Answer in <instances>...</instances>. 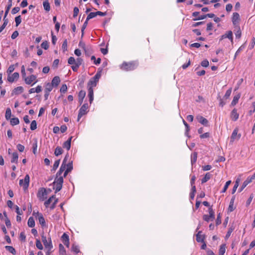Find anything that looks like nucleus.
<instances>
[{"label":"nucleus","mask_w":255,"mask_h":255,"mask_svg":"<svg viewBox=\"0 0 255 255\" xmlns=\"http://www.w3.org/2000/svg\"><path fill=\"white\" fill-rule=\"evenodd\" d=\"M69 159V155L67 153L62 162V163L61 165L60 169H61L63 171H65L63 174V177H66L69 172L72 171L73 169V163L72 161H69L68 163H67L68 160Z\"/></svg>","instance_id":"nucleus-1"},{"label":"nucleus","mask_w":255,"mask_h":255,"mask_svg":"<svg viewBox=\"0 0 255 255\" xmlns=\"http://www.w3.org/2000/svg\"><path fill=\"white\" fill-rule=\"evenodd\" d=\"M63 177H56L53 182V189L55 190V193L60 191L62 189L63 183Z\"/></svg>","instance_id":"nucleus-2"},{"label":"nucleus","mask_w":255,"mask_h":255,"mask_svg":"<svg viewBox=\"0 0 255 255\" xmlns=\"http://www.w3.org/2000/svg\"><path fill=\"white\" fill-rule=\"evenodd\" d=\"M137 65L134 62H124L121 65V69L125 71H131L135 69Z\"/></svg>","instance_id":"nucleus-3"},{"label":"nucleus","mask_w":255,"mask_h":255,"mask_svg":"<svg viewBox=\"0 0 255 255\" xmlns=\"http://www.w3.org/2000/svg\"><path fill=\"white\" fill-rule=\"evenodd\" d=\"M23 79L25 84L27 85H30L31 86L34 85L38 82L36 76L33 74H31L28 76H26Z\"/></svg>","instance_id":"nucleus-4"},{"label":"nucleus","mask_w":255,"mask_h":255,"mask_svg":"<svg viewBox=\"0 0 255 255\" xmlns=\"http://www.w3.org/2000/svg\"><path fill=\"white\" fill-rule=\"evenodd\" d=\"M41 239L45 248L48 249L49 251L51 250L53 248L51 238L47 239L46 237L43 235L41 236Z\"/></svg>","instance_id":"nucleus-5"},{"label":"nucleus","mask_w":255,"mask_h":255,"mask_svg":"<svg viewBox=\"0 0 255 255\" xmlns=\"http://www.w3.org/2000/svg\"><path fill=\"white\" fill-rule=\"evenodd\" d=\"M209 215H204L203 216V219L206 222L213 221L215 219V213L211 207L209 208Z\"/></svg>","instance_id":"nucleus-6"},{"label":"nucleus","mask_w":255,"mask_h":255,"mask_svg":"<svg viewBox=\"0 0 255 255\" xmlns=\"http://www.w3.org/2000/svg\"><path fill=\"white\" fill-rule=\"evenodd\" d=\"M88 108L89 106L88 104L86 103L83 105L79 111L78 121L80 120L83 116L85 115L87 113Z\"/></svg>","instance_id":"nucleus-7"},{"label":"nucleus","mask_w":255,"mask_h":255,"mask_svg":"<svg viewBox=\"0 0 255 255\" xmlns=\"http://www.w3.org/2000/svg\"><path fill=\"white\" fill-rule=\"evenodd\" d=\"M54 200V202H53L52 204L51 205L50 208L51 209H53L56 206V204H57L58 202V199L56 198V197L54 195L50 197L47 201H46L44 202V205L46 207H48L49 205V204L52 202V201Z\"/></svg>","instance_id":"nucleus-8"},{"label":"nucleus","mask_w":255,"mask_h":255,"mask_svg":"<svg viewBox=\"0 0 255 255\" xmlns=\"http://www.w3.org/2000/svg\"><path fill=\"white\" fill-rule=\"evenodd\" d=\"M38 198L41 201H44L47 197V192L44 188H40L37 194Z\"/></svg>","instance_id":"nucleus-9"},{"label":"nucleus","mask_w":255,"mask_h":255,"mask_svg":"<svg viewBox=\"0 0 255 255\" xmlns=\"http://www.w3.org/2000/svg\"><path fill=\"white\" fill-rule=\"evenodd\" d=\"M232 21L234 26H239L240 21V15L238 12H234L232 18Z\"/></svg>","instance_id":"nucleus-10"},{"label":"nucleus","mask_w":255,"mask_h":255,"mask_svg":"<svg viewBox=\"0 0 255 255\" xmlns=\"http://www.w3.org/2000/svg\"><path fill=\"white\" fill-rule=\"evenodd\" d=\"M24 181V183H23V179H20L19 180V185L23 186L24 189H26L28 188L29 183V176L28 174H26L23 180Z\"/></svg>","instance_id":"nucleus-11"},{"label":"nucleus","mask_w":255,"mask_h":255,"mask_svg":"<svg viewBox=\"0 0 255 255\" xmlns=\"http://www.w3.org/2000/svg\"><path fill=\"white\" fill-rule=\"evenodd\" d=\"M33 215L35 216H38V221L40 224L41 225L42 227H44L46 225V223L45 221V219L43 217V216L41 213H39L38 212L35 213L34 211L33 212Z\"/></svg>","instance_id":"nucleus-12"},{"label":"nucleus","mask_w":255,"mask_h":255,"mask_svg":"<svg viewBox=\"0 0 255 255\" xmlns=\"http://www.w3.org/2000/svg\"><path fill=\"white\" fill-rule=\"evenodd\" d=\"M19 75L18 72H14L12 75H9L7 77V80L9 82H13L15 80H17L19 78Z\"/></svg>","instance_id":"nucleus-13"},{"label":"nucleus","mask_w":255,"mask_h":255,"mask_svg":"<svg viewBox=\"0 0 255 255\" xmlns=\"http://www.w3.org/2000/svg\"><path fill=\"white\" fill-rule=\"evenodd\" d=\"M226 38H229L232 42L233 41V32L232 31H228L225 34L221 36L220 40H222Z\"/></svg>","instance_id":"nucleus-14"},{"label":"nucleus","mask_w":255,"mask_h":255,"mask_svg":"<svg viewBox=\"0 0 255 255\" xmlns=\"http://www.w3.org/2000/svg\"><path fill=\"white\" fill-rule=\"evenodd\" d=\"M61 239H62L63 243L68 248L69 246V239L68 235L66 233H64L61 237Z\"/></svg>","instance_id":"nucleus-15"},{"label":"nucleus","mask_w":255,"mask_h":255,"mask_svg":"<svg viewBox=\"0 0 255 255\" xmlns=\"http://www.w3.org/2000/svg\"><path fill=\"white\" fill-rule=\"evenodd\" d=\"M196 241L198 243L204 242L205 239L204 235L202 234V231H199L196 235Z\"/></svg>","instance_id":"nucleus-16"},{"label":"nucleus","mask_w":255,"mask_h":255,"mask_svg":"<svg viewBox=\"0 0 255 255\" xmlns=\"http://www.w3.org/2000/svg\"><path fill=\"white\" fill-rule=\"evenodd\" d=\"M239 117V115L237 112V110L236 109H234L231 113V119L233 121H236Z\"/></svg>","instance_id":"nucleus-17"},{"label":"nucleus","mask_w":255,"mask_h":255,"mask_svg":"<svg viewBox=\"0 0 255 255\" xmlns=\"http://www.w3.org/2000/svg\"><path fill=\"white\" fill-rule=\"evenodd\" d=\"M196 119L198 122L204 126H207L208 124V121L204 117L201 116H197Z\"/></svg>","instance_id":"nucleus-18"},{"label":"nucleus","mask_w":255,"mask_h":255,"mask_svg":"<svg viewBox=\"0 0 255 255\" xmlns=\"http://www.w3.org/2000/svg\"><path fill=\"white\" fill-rule=\"evenodd\" d=\"M73 137H70L67 140L65 141L63 144V147L69 150L71 147V142Z\"/></svg>","instance_id":"nucleus-19"},{"label":"nucleus","mask_w":255,"mask_h":255,"mask_svg":"<svg viewBox=\"0 0 255 255\" xmlns=\"http://www.w3.org/2000/svg\"><path fill=\"white\" fill-rule=\"evenodd\" d=\"M85 95H86V92L85 91L81 90L79 92L78 99H79V103L80 105H81L82 103H83V101L85 97Z\"/></svg>","instance_id":"nucleus-20"},{"label":"nucleus","mask_w":255,"mask_h":255,"mask_svg":"<svg viewBox=\"0 0 255 255\" xmlns=\"http://www.w3.org/2000/svg\"><path fill=\"white\" fill-rule=\"evenodd\" d=\"M88 97L89 98L90 103L91 104L94 100V91L91 87L88 88Z\"/></svg>","instance_id":"nucleus-21"},{"label":"nucleus","mask_w":255,"mask_h":255,"mask_svg":"<svg viewBox=\"0 0 255 255\" xmlns=\"http://www.w3.org/2000/svg\"><path fill=\"white\" fill-rule=\"evenodd\" d=\"M60 82V78L58 76H55L53 78L51 83L50 84L52 85L53 87H57L59 84Z\"/></svg>","instance_id":"nucleus-22"},{"label":"nucleus","mask_w":255,"mask_h":255,"mask_svg":"<svg viewBox=\"0 0 255 255\" xmlns=\"http://www.w3.org/2000/svg\"><path fill=\"white\" fill-rule=\"evenodd\" d=\"M235 27L237 29V30L235 33L236 37V38L240 39L242 35V31L240 27L239 26H235Z\"/></svg>","instance_id":"nucleus-23"},{"label":"nucleus","mask_w":255,"mask_h":255,"mask_svg":"<svg viewBox=\"0 0 255 255\" xmlns=\"http://www.w3.org/2000/svg\"><path fill=\"white\" fill-rule=\"evenodd\" d=\"M238 129L237 128L233 130L231 136V141L232 142H233L236 139V137L238 135Z\"/></svg>","instance_id":"nucleus-24"},{"label":"nucleus","mask_w":255,"mask_h":255,"mask_svg":"<svg viewBox=\"0 0 255 255\" xmlns=\"http://www.w3.org/2000/svg\"><path fill=\"white\" fill-rule=\"evenodd\" d=\"M11 6H12V0H8V4L6 7L4 17H6V16L9 12V9H10Z\"/></svg>","instance_id":"nucleus-25"},{"label":"nucleus","mask_w":255,"mask_h":255,"mask_svg":"<svg viewBox=\"0 0 255 255\" xmlns=\"http://www.w3.org/2000/svg\"><path fill=\"white\" fill-rule=\"evenodd\" d=\"M211 178V174L209 172L205 174V176L202 179L201 183L203 184V183L206 182Z\"/></svg>","instance_id":"nucleus-26"},{"label":"nucleus","mask_w":255,"mask_h":255,"mask_svg":"<svg viewBox=\"0 0 255 255\" xmlns=\"http://www.w3.org/2000/svg\"><path fill=\"white\" fill-rule=\"evenodd\" d=\"M17 66L18 63L10 65L7 70V73L10 75L14 70L15 67Z\"/></svg>","instance_id":"nucleus-27"},{"label":"nucleus","mask_w":255,"mask_h":255,"mask_svg":"<svg viewBox=\"0 0 255 255\" xmlns=\"http://www.w3.org/2000/svg\"><path fill=\"white\" fill-rule=\"evenodd\" d=\"M18 153L16 152H13L12 154V158L11 159V162L12 163H17L18 161Z\"/></svg>","instance_id":"nucleus-28"},{"label":"nucleus","mask_w":255,"mask_h":255,"mask_svg":"<svg viewBox=\"0 0 255 255\" xmlns=\"http://www.w3.org/2000/svg\"><path fill=\"white\" fill-rule=\"evenodd\" d=\"M27 225L30 228H32L35 226V221L33 217H29L28 220Z\"/></svg>","instance_id":"nucleus-29"},{"label":"nucleus","mask_w":255,"mask_h":255,"mask_svg":"<svg viewBox=\"0 0 255 255\" xmlns=\"http://www.w3.org/2000/svg\"><path fill=\"white\" fill-rule=\"evenodd\" d=\"M226 252V245H222L220 247L218 255H224Z\"/></svg>","instance_id":"nucleus-30"},{"label":"nucleus","mask_w":255,"mask_h":255,"mask_svg":"<svg viewBox=\"0 0 255 255\" xmlns=\"http://www.w3.org/2000/svg\"><path fill=\"white\" fill-rule=\"evenodd\" d=\"M43 7L46 11H49L50 10V6L48 0L44 1L43 2Z\"/></svg>","instance_id":"nucleus-31"},{"label":"nucleus","mask_w":255,"mask_h":255,"mask_svg":"<svg viewBox=\"0 0 255 255\" xmlns=\"http://www.w3.org/2000/svg\"><path fill=\"white\" fill-rule=\"evenodd\" d=\"M62 153H63V149H62V148L61 147L57 146L55 148V150L54 151V154L56 156H58L61 155Z\"/></svg>","instance_id":"nucleus-32"},{"label":"nucleus","mask_w":255,"mask_h":255,"mask_svg":"<svg viewBox=\"0 0 255 255\" xmlns=\"http://www.w3.org/2000/svg\"><path fill=\"white\" fill-rule=\"evenodd\" d=\"M53 88V86L50 83H48L45 85L44 92H50Z\"/></svg>","instance_id":"nucleus-33"},{"label":"nucleus","mask_w":255,"mask_h":255,"mask_svg":"<svg viewBox=\"0 0 255 255\" xmlns=\"http://www.w3.org/2000/svg\"><path fill=\"white\" fill-rule=\"evenodd\" d=\"M6 250L12 255H14L16 254V251L14 248L12 246H6L5 247Z\"/></svg>","instance_id":"nucleus-34"},{"label":"nucleus","mask_w":255,"mask_h":255,"mask_svg":"<svg viewBox=\"0 0 255 255\" xmlns=\"http://www.w3.org/2000/svg\"><path fill=\"white\" fill-rule=\"evenodd\" d=\"M8 22V20L6 17H3V23L1 26L0 27V33L4 29L6 25L7 24Z\"/></svg>","instance_id":"nucleus-35"},{"label":"nucleus","mask_w":255,"mask_h":255,"mask_svg":"<svg viewBox=\"0 0 255 255\" xmlns=\"http://www.w3.org/2000/svg\"><path fill=\"white\" fill-rule=\"evenodd\" d=\"M23 91V88L21 86L17 87L13 90V92L15 94H19Z\"/></svg>","instance_id":"nucleus-36"},{"label":"nucleus","mask_w":255,"mask_h":255,"mask_svg":"<svg viewBox=\"0 0 255 255\" xmlns=\"http://www.w3.org/2000/svg\"><path fill=\"white\" fill-rule=\"evenodd\" d=\"M10 125L12 126L18 125L19 123V119L17 118H13L10 119Z\"/></svg>","instance_id":"nucleus-37"},{"label":"nucleus","mask_w":255,"mask_h":255,"mask_svg":"<svg viewBox=\"0 0 255 255\" xmlns=\"http://www.w3.org/2000/svg\"><path fill=\"white\" fill-rule=\"evenodd\" d=\"M11 116V112L10 108H7L5 112V119L8 120L10 119Z\"/></svg>","instance_id":"nucleus-38"},{"label":"nucleus","mask_w":255,"mask_h":255,"mask_svg":"<svg viewBox=\"0 0 255 255\" xmlns=\"http://www.w3.org/2000/svg\"><path fill=\"white\" fill-rule=\"evenodd\" d=\"M191 163L193 164V163H195L197 161V153L196 152H194L193 154H191Z\"/></svg>","instance_id":"nucleus-39"},{"label":"nucleus","mask_w":255,"mask_h":255,"mask_svg":"<svg viewBox=\"0 0 255 255\" xmlns=\"http://www.w3.org/2000/svg\"><path fill=\"white\" fill-rule=\"evenodd\" d=\"M97 16L96 12H90L87 16L86 19L87 21H88L90 19H92Z\"/></svg>","instance_id":"nucleus-40"},{"label":"nucleus","mask_w":255,"mask_h":255,"mask_svg":"<svg viewBox=\"0 0 255 255\" xmlns=\"http://www.w3.org/2000/svg\"><path fill=\"white\" fill-rule=\"evenodd\" d=\"M97 83L96 81H95L92 78L89 81L88 86L89 87H91L92 88L94 87H96L97 85Z\"/></svg>","instance_id":"nucleus-41"},{"label":"nucleus","mask_w":255,"mask_h":255,"mask_svg":"<svg viewBox=\"0 0 255 255\" xmlns=\"http://www.w3.org/2000/svg\"><path fill=\"white\" fill-rule=\"evenodd\" d=\"M37 128V123L36 121L33 120L31 122L30 124V129L32 130L36 129Z\"/></svg>","instance_id":"nucleus-42"},{"label":"nucleus","mask_w":255,"mask_h":255,"mask_svg":"<svg viewBox=\"0 0 255 255\" xmlns=\"http://www.w3.org/2000/svg\"><path fill=\"white\" fill-rule=\"evenodd\" d=\"M36 247L37 248H38L39 250H42L43 249V246L39 240L37 239L36 241Z\"/></svg>","instance_id":"nucleus-43"},{"label":"nucleus","mask_w":255,"mask_h":255,"mask_svg":"<svg viewBox=\"0 0 255 255\" xmlns=\"http://www.w3.org/2000/svg\"><path fill=\"white\" fill-rule=\"evenodd\" d=\"M15 21L16 26H18L21 22V17L20 15H18L15 17Z\"/></svg>","instance_id":"nucleus-44"},{"label":"nucleus","mask_w":255,"mask_h":255,"mask_svg":"<svg viewBox=\"0 0 255 255\" xmlns=\"http://www.w3.org/2000/svg\"><path fill=\"white\" fill-rule=\"evenodd\" d=\"M239 179H237L236 181L235 184V185H234V186L233 187V190H232V194H234V193H235L237 188L239 186Z\"/></svg>","instance_id":"nucleus-45"},{"label":"nucleus","mask_w":255,"mask_h":255,"mask_svg":"<svg viewBox=\"0 0 255 255\" xmlns=\"http://www.w3.org/2000/svg\"><path fill=\"white\" fill-rule=\"evenodd\" d=\"M240 98V96H236L234 97L233 100L231 103V104L233 106L237 104V103L238 102L239 99Z\"/></svg>","instance_id":"nucleus-46"},{"label":"nucleus","mask_w":255,"mask_h":255,"mask_svg":"<svg viewBox=\"0 0 255 255\" xmlns=\"http://www.w3.org/2000/svg\"><path fill=\"white\" fill-rule=\"evenodd\" d=\"M41 46L42 48L47 50L49 48V44L47 41H43L41 44Z\"/></svg>","instance_id":"nucleus-47"},{"label":"nucleus","mask_w":255,"mask_h":255,"mask_svg":"<svg viewBox=\"0 0 255 255\" xmlns=\"http://www.w3.org/2000/svg\"><path fill=\"white\" fill-rule=\"evenodd\" d=\"M62 48L64 51L67 50V40L65 39L62 43Z\"/></svg>","instance_id":"nucleus-48"},{"label":"nucleus","mask_w":255,"mask_h":255,"mask_svg":"<svg viewBox=\"0 0 255 255\" xmlns=\"http://www.w3.org/2000/svg\"><path fill=\"white\" fill-rule=\"evenodd\" d=\"M60 159L57 160H56L54 162V163L53 166V170H56L57 169V168L59 166V165L60 164Z\"/></svg>","instance_id":"nucleus-49"},{"label":"nucleus","mask_w":255,"mask_h":255,"mask_svg":"<svg viewBox=\"0 0 255 255\" xmlns=\"http://www.w3.org/2000/svg\"><path fill=\"white\" fill-rule=\"evenodd\" d=\"M231 183V181L230 180L226 182V183L224 187V188L223 189V190L222 191V193H224L227 191V190Z\"/></svg>","instance_id":"nucleus-50"},{"label":"nucleus","mask_w":255,"mask_h":255,"mask_svg":"<svg viewBox=\"0 0 255 255\" xmlns=\"http://www.w3.org/2000/svg\"><path fill=\"white\" fill-rule=\"evenodd\" d=\"M37 141L35 140V141L32 144V149H33V153L35 154L37 151Z\"/></svg>","instance_id":"nucleus-51"},{"label":"nucleus","mask_w":255,"mask_h":255,"mask_svg":"<svg viewBox=\"0 0 255 255\" xmlns=\"http://www.w3.org/2000/svg\"><path fill=\"white\" fill-rule=\"evenodd\" d=\"M76 60L73 57H70L68 60V63L70 65L75 64Z\"/></svg>","instance_id":"nucleus-52"},{"label":"nucleus","mask_w":255,"mask_h":255,"mask_svg":"<svg viewBox=\"0 0 255 255\" xmlns=\"http://www.w3.org/2000/svg\"><path fill=\"white\" fill-rule=\"evenodd\" d=\"M72 251L75 254H77L80 252V249L79 247L77 246H73L72 247Z\"/></svg>","instance_id":"nucleus-53"},{"label":"nucleus","mask_w":255,"mask_h":255,"mask_svg":"<svg viewBox=\"0 0 255 255\" xmlns=\"http://www.w3.org/2000/svg\"><path fill=\"white\" fill-rule=\"evenodd\" d=\"M100 77L101 74L100 73H97L93 77H92V79L97 83L99 81Z\"/></svg>","instance_id":"nucleus-54"},{"label":"nucleus","mask_w":255,"mask_h":255,"mask_svg":"<svg viewBox=\"0 0 255 255\" xmlns=\"http://www.w3.org/2000/svg\"><path fill=\"white\" fill-rule=\"evenodd\" d=\"M67 87L66 84H63L62 85V86L60 88V91L61 93H65L67 91Z\"/></svg>","instance_id":"nucleus-55"},{"label":"nucleus","mask_w":255,"mask_h":255,"mask_svg":"<svg viewBox=\"0 0 255 255\" xmlns=\"http://www.w3.org/2000/svg\"><path fill=\"white\" fill-rule=\"evenodd\" d=\"M19 240L22 242H25L26 236L24 232H21L19 235Z\"/></svg>","instance_id":"nucleus-56"},{"label":"nucleus","mask_w":255,"mask_h":255,"mask_svg":"<svg viewBox=\"0 0 255 255\" xmlns=\"http://www.w3.org/2000/svg\"><path fill=\"white\" fill-rule=\"evenodd\" d=\"M234 230V228H230L229 229H228V231L227 233V234L226 235V239H228L230 237V236H231V234H232V233L233 232Z\"/></svg>","instance_id":"nucleus-57"},{"label":"nucleus","mask_w":255,"mask_h":255,"mask_svg":"<svg viewBox=\"0 0 255 255\" xmlns=\"http://www.w3.org/2000/svg\"><path fill=\"white\" fill-rule=\"evenodd\" d=\"M21 73L22 77V78L23 79L26 76V72L25 70V67L24 65H22L21 68Z\"/></svg>","instance_id":"nucleus-58"},{"label":"nucleus","mask_w":255,"mask_h":255,"mask_svg":"<svg viewBox=\"0 0 255 255\" xmlns=\"http://www.w3.org/2000/svg\"><path fill=\"white\" fill-rule=\"evenodd\" d=\"M233 8V5L231 3H228L226 6V10L227 12H230Z\"/></svg>","instance_id":"nucleus-59"},{"label":"nucleus","mask_w":255,"mask_h":255,"mask_svg":"<svg viewBox=\"0 0 255 255\" xmlns=\"http://www.w3.org/2000/svg\"><path fill=\"white\" fill-rule=\"evenodd\" d=\"M16 147L18 151L20 152H23L24 150V146L21 144H18L16 146Z\"/></svg>","instance_id":"nucleus-60"},{"label":"nucleus","mask_w":255,"mask_h":255,"mask_svg":"<svg viewBox=\"0 0 255 255\" xmlns=\"http://www.w3.org/2000/svg\"><path fill=\"white\" fill-rule=\"evenodd\" d=\"M221 224V217L220 214H219L217 216L216 220V224L217 226Z\"/></svg>","instance_id":"nucleus-61"},{"label":"nucleus","mask_w":255,"mask_h":255,"mask_svg":"<svg viewBox=\"0 0 255 255\" xmlns=\"http://www.w3.org/2000/svg\"><path fill=\"white\" fill-rule=\"evenodd\" d=\"M79 10L77 7H75L73 10V17H76L77 16Z\"/></svg>","instance_id":"nucleus-62"},{"label":"nucleus","mask_w":255,"mask_h":255,"mask_svg":"<svg viewBox=\"0 0 255 255\" xmlns=\"http://www.w3.org/2000/svg\"><path fill=\"white\" fill-rule=\"evenodd\" d=\"M79 46L82 48L85 52L86 51V45L84 42L80 41L79 43Z\"/></svg>","instance_id":"nucleus-63"},{"label":"nucleus","mask_w":255,"mask_h":255,"mask_svg":"<svg viewBox=\"0 0 255 255\" xmlns=\"http://www.w3.org/2000/svg\"><path fill=\"white\" fill-rule=\"evenodd\" d=\"M20 10V7H14L12 8L11 10V13L12 14H16Z\"/></svg>","instance_id":"nucleus-64"}]
</instances>
